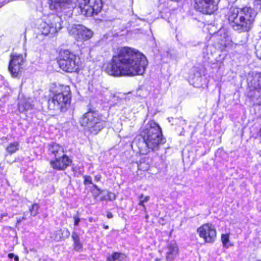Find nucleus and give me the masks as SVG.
Returning <instances> with one entry per match:
<instances>
[{
    "instance_id": "4468645a",
    "label": "nucleus",
    "mask_w": 261,
    "mask_h": 261,
    "mask_svg": "<svg viewBox=\"0 0 261 261\" xmlns=\"http://www.w3.org/2000/svg\"><path fill=\"white\" fill-rule=\"evenodd\" d=\"M80 58L68 50H61L58 58L57 62L59 65H77L79 64Z\"/></svg>"
},
{
    "instance_id": "5701e85b",
    "label": "nucleus",
    "mask_w": 261,
    "mask_h": 261,
    "mask_svg": "<svg viewBox=\"0 0 261 261\" xmlns=\"http://www.w3.org/2000/svg\"><path fill=\"white\" fill-rule=\"evenodd\" d=\"M8 69L11 75L14 77H20L23 71L21 66H8Z\"/></svg>"
},
{
    "instance_id": "6ab92c4d",
    "label": "nucleus",
    "mask_w": 261,
    "mask_h": 261,
    "mask_svg": "<svg viewBox=\"0 0 261 261\" xmlns=\"http://www.w3.org/2000/svg\"><path fill=\"white\" fill-rule=\"evenodd\" d=\"M50 8L52 10H59L64 7V5L69 2L70 0H50Z\"/></svg>"
},
{
    "instance_id": "b1692460",
    "label": "nucleus",
    "mask_w": 261,
    "mask_h": 261,
    "mask_svg": "<svg viewBox=\"0 0 261 261\" xmlns=\"http://www.w3.org/2000/svg\"><path fill=\"white\" fill-rule=\"evenodd\" d=\"M70 232L69 230L65 228L63 229H60L57 231L56 238L59 240H64L70 236Z\"/></svg>"
},
{
    "instance_id": "1a4fd4ad",
    "label": "nucleus",
    "mask_w": 261,
    "mask_h": 261,
    "mask_svg": "<svg viewBox=\"0 0 261 261\" xmlns=\"http://www.w3.org/2000/svg\"><path fill=\"white\" fill-rule=\"evenodd\" d=\"M61 28V18L54 16L49 23L42 21L38 25L37 38L39 36L54 37Z\"/></svg>"
},
{
    "instance_id": "a19ab883",
    "label": "nucleus",
    "mask_w": 261,
    "mask_h": 261,
    "mask_svg": "<svg viewBox=\"0 0 261 261\" xmlns=\"http://www.w3.org/2000/svg\"><path fill=\"white\" fill-rule=\"evenodd\" d=\"M22 220L21 219L19 218L17 219V223H20L21 222Z\"/></svg>"
},
{
    "instance_id": "2f4dec72",
    "label": "nucleus",
    "mask_w": 261,
    "mask_h": 261,
    "mask_svg": "<svg viewBox=\"0 0 261 261\" xmlns=\"http://www.w3.org/2000/svg\"><path fill=\"white\" fill-rule=\"evenodd\" d=\"M83 183L84 185L87 186L92 184V179L90 176L87 175H84L83 176Z\"/></svg>"
},
{
    "instance_id": "7c9ffc66",
    "label": "nucleus",
    "mask_w": 261,
    "mask_h": 261,
    "mask_svg": "<svg viewBox=\"0 0 261 261\" xmlns=\"http://www.w3.org/2000/svg\"><path fill=\"white\" fill-rule=\"evenodd\" d=\"M76 66H60V67L65 72L72 73L77 70Z\"/></svg>"
},
{
    "instance_id": "72a5a7b5",
    "label": "nucleus",
    "mask_w": 261,
    "mask_h": 261,
    "mask_svg": "<svg viewBox=\"0 0 261 261\" xmlns=\"http://www.w3.org/2000/svg\"><path fill=\"white\" fill-rule=\"evenodd\" d=\"M73 218L74 219V225L76 226H78L81 221L80 218L77 215H74Z\"/></svg>"
},
{
    "instance_id": "f03ea898",
    "label": "nucleus",
    "mask_w": 261,
    "mask_h": 261,
    "mask_svg": "<svg viewBox=\"0 0 261 261\" xmlns=\"http://www.w3.org/2000/svg\"><path fill=\"white\" fill-rule=\"evenodd\" d=\"M256 15V11L250 7L242 8L232 7L227 16L232 28L239 33H242L249 32L251 29Z\"/></svg>"
},
{
    "instance_id": "58836bf2",
    "label": "nucleus",
    "mask_w": 261,
    "mask_h": 261,
    "mask_svg": "<svg viewBox=\"0 0 261 261\" xmlns=\"http://www.w3.org/2000/svg\"><path fill=\"white\" fill-rule=\"evenodd\" d=\"M89 221L90 222H92L93 221H95V220H94L92 217H90L88 219Z\"/></svg>"
},
{
    "instance_id": "e433bc0d",
    "label": "nucleus",
    "mask_w": 261,
    "mask_h": 261,
    "mask_svg": "<svg viewBox=\"0 0 261 261\" xmlns=\"http://www.w3.org/2000/svg\"><path fill=\"white\" fill-rule=\"evenodd\" d=\"M257 135L260 138V143L261 144V127L260 128L258 132Z\"/></svg>"
},
{
    "instance_id": "c9c22d12",
    "label": "nucleus",
    "mask_w": 261,
    "mask_h": 261,
    "mask_svg": "<svg viewBox=\"0 0 261 261\" xmlns=\"http://www.w3.org/2000/svg\"><path fill=\"white\" fill-rule=\"evenodd\" d=\"M107 217L108 219H111L113 217V215L111 212L108 211L107 212Z\"/></svg>"
},
{
    "instance_id": "c756f323",
    "label": "nucleus",
    "mask_w": 261,
    "mask_h": 261,
    "mask_svg": "<svg viewBox=\"0 0 261 261\" xmlns=\"http://www.w3.org/2000/svg\"><path fill=\"white\" fill-rule=\"evenodd\" d=\"M221 240L223 245L224 246H227L229 242V233L222 234L221 236Z\"/></svg>"
},
{
    "instance_id": "37998d69",
    "label": "nucleus",
    "mask_w": 261,
    "mask_h": 261,
    "mask_svg": "<svg viewBox=\"0 0 261 261\" xmlns=\"http://www.w3.org/2000/svg\"><path fill=\"white\" fill-rule=\"evenodd\" d=\"M256 261H261V259H257Z\"/></svg>"
},
{
    "instance_id": "f704fd0d",
    "label": "nucleus",
    "mask_w": 261,
    "mask_h": 261,
    "mask_svg": "<svg viewBox=\"0 0 261 261\" xmlns=\"http://www.w3.org/2000/svg\"><path fill=\"white\" fill-rule=\"evenodd\" d=\"M101 178V176L100 174H97L95 175L94 179L96 181L98 182L100 180Z\"/></svg>"
},
{
    "instance_id": "39448f33",
    "label": "nucleus",
    "mask_w": 261,
    "mask_h": 261,
    "mask_svg": "<svg viewBox=\"0 0 261 261\" xmlns=\"http://www.w3.org/2000/svg\"><path fill=\"white\" fill-rule=\"evenodd\" d=\"M48 154L54 159L49 161L51 167L56 171H64L72 164V160L66 153L61 145L51 142L48 145Z\"/></svg>"
},
{
    "instance_id": "aec40b11",
    "label": "nucleus",
    "mask_w": 261,
    "mask_h": 261,
    "mask_svg": "<svg viewBox=\"0 0 261 261\" xmlns=\"http://www.w3.org/2000/svg\"><path fill=\"white\" fill-rule=\"evenodd\" d=\"M127 257L126 255L119 252H113L110 255L107 256V261H122Z\"/></svg>"
},
{
    "instance_id": "cd10ccee",
    "label": "nucleus",
    "mask_w": 261,
    "mask_h": 261,
    "mask_svg": "<svg viewBox=\"0 0 261 261\" xmlns=\"http://www.w3.org/2000/svg\"><path fill=\"white\" fill-rule=\"evenodd\" d=\"M116 196L115 194L112 193L111 191H108L107 194V196H102L100 198L99 200L101 201H103L105 200L106 201H113L115 200Z\"/></svg>"
},
{
    "instance_id": "4c0bfd02",
    "label": "nucleus",
    "mask_w": 261,
    "mask_h": 261,
    "mask_svg": "<svg viewBox=\"0 0 261 261\" xmlns=\"http://www.w3.org/2000/svg\"><path fill=\"white\" fill-rule=\"evenodd\" d=\"M102 227L105 229H108L109 228V226L108 225L103 224Z\"/></svg>"
},
{
    "instance_id": "9b49d317",
    "label": "nucleus",
    "mask_w": 261,
    "mask_h": 261,
    "mask_svg": "<svg viewBox=\"0 0 261 261\" xmlns=\"http://www.w3.org/2000/svg\"><path fill=\"white\" fill-rule=\"evenodd\" d=\"M160 253H164L165 257H156L155 261H173L179 255V249L175 242H167V244L160 250Z\"/></svg>"
},
{
    "instance_id": "393cba45",
    "label": "nucleus",
    "mask_w": 261,
    "mask_h": 261,
    "mask_svg": "<svg viewBox=\"0 0 261 261\" xmlns=\"http://www.w3.org/2000/svg\"><path fill=\"white\" fill-rule=\"evenodd\" d=\"M103 192V190L99 188L96 185L93 184L91 189V192L92 196L95 199H97Z\"/></svg>"
},
{
    "instance_id": "2eb2a0df",
    "label": "nucleus",
    "mask_w": 261,
    "mask_h": 261,
    "mask_svg": "<svg viewBox=\"0 0 261 261\" xmlns=\"http://www.w3.org/2000/svg\"><path fill=\"white\" fill-rule=\"evenodd\" d=\"M214 45L216 48L223 50L229 44V38L224 29H220L213 36Z\"/></svg>"
},
{
    "instance_id": "f257e3e1",
    "label": "nucleus",
    "mask_w": 261,
    "mask_h": 261,
    "mask_svg": "<svg viewBox=\"0 0 261 261\" xmlns=\"http://www.w3.org/2000/svg\"><path fill=\"white\" fill-rule=\"evenodd\" d=\"M49 95L47 108L49 111L65 112L70 107L72 99L70 88L68 85L52 83L49 87Z\"/></svg>"
},
{
    "instance_id": "c85d7f7f",
    "label": "nucleus",
    "mask_w": 261,
    "mask_h": 261,
    "mask_svg": "<svg viewBox=\"0 0 261 261\" xmlns=\"http://www.w3.org/2000/svg\"><path fill=\"white\" fill-rule=\"evenodd\" d=\"M40 206L38 203H33L29 208L31 215L36 216L38 214Z\"/></svg>"
},
{
    "instance_id": "4be33fe9",
    "label": "nucleus",
    "mask_w": 261,
    "mask_h": 261,
    "mask_svg": "<svg viewBox=\"0 0 261 261\" xmlns=\"http://www.w3.org/2000/svg\"><path fill=\"white\" fill-rule=\"evenodd\" d=\"M19 148V143L17 141L11 142L6 148L8 154L12 155L16 152Z\"/></svg>"
},
{
    "instance_id": "a211bd4d",
    "label": "nucleus",
    "mask_w": 261,
    "mask_h": 261,
    "mask_svg": "<svg viewBox=\"0 0 261 261\" xmlns=\"http://www.w3.org/2000/svg\"><path fill=\"white\" fill-rule=\"evenodd\" d=\"M24 61V57L22 55L13 53L10 56L9 65H21Z\"/></svg>"
},
{
    "instance_id": "a878e982",
    "label": "nucleus",
    "mask_w": 261,
    "mask_h": 261,
    "mask_svg": "<svg viewBox=\"0 0 261 261\" xmlns=\"http://www.w3.org/2000/svg\"><path fill=\"white\" fill-rule=\"evenodd\" d=\"M138 170L142 171H147L150 168V164L148 162L143 160L140 161L138 165Z\"/></svg>"
},
{
    "instance_id": "20e7f679",
    "label": "nucleus",
    "mask_w": 261,
    "mask_h": 261,
    "mask_svg": "<svg viewBox=\"0 0 261 261\" xmlns=\"http://www.w3.org/2000/svg\"><path fill=\"white\" fill-rule=\"evenodd\" d=\"M140 136L147 147L151 151L159 149L160 146L166 142L162 128L153 120H149L140 132Z\"/></svg>"
},
{
    "instance_id": "dca6fc26",
    "label": "nucleus",
    "mask_w": 261,
    "mask_h": 261,
    "mask_svg": "<svg viewBox=\"0 0 261 261\" xmlns=\"http://www.w3.org/2000/svg\"><path fill=\"white\" fill-rule=\"evenodd\" d=\"M88 4L90 5V8L88 11V13L97 14L101 10L102 7V3L101 0H87Z\"/></svg>"
},
{
    "instance_id": "6e6552de",
    "label": "nucleus",
    "mask_w": 261,
    "mask_h": 261,
    "mask_svg": "<svg viewBox=\"0 0 261 261\" xmlns=\"http://www.w3.org/2000/svg\"><path fill=\"white\" fill-rule=\"evenodd\" d=\"M146 66H106L105 72L115 77L127 76H134L142 75Z\"/></svg>"
},
{
    "instance_id": "423d86ee",
    "label": "nucleus",
    "mask_w": 261,
    "mask_h": 261,
    "mask_svg": "<svg viewBox=\"0 0 261 261\" xmlns=\"http://www.w3.org/2000/svg\"><path fill=\"white\" fill-rule=\"evenodd\" d=\"M107 121V118L98 111L90 109L83 115L80 123L90 134L96 135L106 127Z\"/></svg>"
},
{
    "instance_id": "f3484780",
    "label": "nucleus",
    "mask_w": 261,
    "mask_h": 261,
    "mask_svg": "<svg viewBox=\"0 0 261 261\" xmlns=\"http://www.w3.org/2000/svg\"><path fill=\"white\" fill-rule=\"evenodd\" d=\"M71 238L73 241L72 246L73 249L77 252L82 251L83 249V245L78 233L76 231H73L71 234Z\"/></svg>"
},
{
    "instance_id": "f8f14e48",
    "label": "nucleus",
    "mask_w": 261,
    "mask_h": 261,
    "mask_svg": "<svg viewBox=\"0 0 261 261\" xmlns=\"http://www.w3.org/2000/svg\"><path fill=\"white\" fill-rule=\"evenodd\" d=\"M69 34L77 41H82L90 39L93 32L81 24H72L68 29Z\"/></svg>"
},
{
    "instance_id": "bb28decb",
    "label": "nucleus",
    "mask_w": 261,
    "mask_h": 261,
    "mask_svg": "<svg viewBox=\"0 0 261 261\" xmlns=\"http://www.w3.org/2000/svg\"><path fill=\"white\" fill-rule=\"evenodd\" d=\"M139 202L138 204L141 206L145 211H146V208L144 204L145 202H147L149 201L150 197L149 196H144L143 194L139 195Z\"/></svg>"
},
{
    "instance_id": "9d476101",
    "label": "nucleus",
    "mask_w": 261,
    "mask_h": 261,
    "mask_svg": "<svg viewBox=\"0 0 261 261\" xmlns=\"http://www.w3.org/2000/svg\"><path fill=\"white\" fill-rule=\"evenodd\" d=\"M197 232L205 244H213L217 240V229L212 223L202 224L197 228Z\"/></svg>"
},
{
    "instance_id": "ea45409f",
    "label": "nucleus",
    "mask_w": 261,
    "mask_h": 261,
    "mask_svg": "<svg viewBox=\"0 0 261 261\" xmlns=\"http://www.w3.org/2000/svg\"><path fill=\"white\" fill-rule=\"evenodd\" d=\"M257 4L261 5V0H256Z\"/></svg>"
},
{
    "instance_id": "79ce46f5",
    "label": "nucleus",
    "mask_w": 261,
    "mask_h": 261,
    "mask_svg": "<svg viewBox=\"0 0 261 261\" xmlns=\"http://www.w3.org/2000/svg\"><path fill=\"white\" fill-rule=\"evenodd\" d=\"M20 219H21L22 221L26 220V218L24 216L22 217Z\"/></svg>"
},
{
    "instance_id": "7ed1b4c3",
    "label": "nucleus",
    "mask_w": 261,
    "mask_h": 261,
    "mask_svg": "<svg viewBox=\"0 0 261 261\" xmlns=\"http://www.w3.org/2000/svg\"><path fill=\"white\" fill-rule=\"evenodd\" d=\"M112 65H147L146 57L138 50L128 47L118 48L113 57Z\"/></svg>"
},
{
    "instance_id": "0eeeda50",
    "label": "nucleus",
    "mask_w": 261,
    "mask_h": 261,
    "mask_svg": "<svg viewBox=\"0 0 261 261\" xmlns=\"http://www.w3.org/2000/svg\"><path fill=\"white\" fill-rule=\"evenodd\" d=\"M246 96L251 100H258L261 105V72L249 74L247 79Z\"/></svg>"
},
{
    "instance_id": "473e14b6",
    "label": "nucleus",
    "mask_w": 261,
    "mask_h": 261,
    "mask_svg": "<svg viewBox=\"0 0 261 261\" xmlns=\"http://www.w3.org/2000/svg\"><path fill=\"white\" fill-rule=\"evenodd\" d=\"M8 257L10 259L13 258L15 261H19V258L17 255L14 254L13 253H9L8 254Z\"/></svg>"
},
{
    "instance_id": "412c9836",
    "label": "nucleus",
    "mask_w": 261,
    "mask_h": 261,
    "mask_svg": "<svg viewBox=\"0 0 261 261\" xmlns=\"http://www.w3.org/2000/svg\"><path fill=\"white\" fill-rule=\"evenodd\" d=\"M79 8H80L82 14L85 16H91L94 14H89V13H88V11L87 10L89 11V10L92 8L91 7H90V5L88 4L87 0H80Z\"/></svg>"
},
{
    "instance_id": "ddd939ff",
    "label": "nucleus",
    "mask_w": 261,
    "mask_h": 261,
    "mask_svg": "<svg viewBox=\"0 0 261 261\" xmlns=\"http://www.w3.org/2000/svg\"><path fill=\"white\" fill-rule=\"evenodd\" d=\"M194 7L203 14H211L218 9V1L194 0Z\"/></svg>"
}]
</instances>
